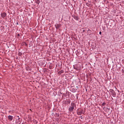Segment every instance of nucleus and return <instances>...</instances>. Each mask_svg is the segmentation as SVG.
I'll return each instance as SVG.
<instances>
[{"mask_svg": "<svg viewBox=\"0 0 124 124\" xmlns=\"http://www.w3.org/2000/svg\"><path fill=\"white\" fill-rule=\"evenodd\" d=\"M1 16L2 17V18H4L5 17H6V13H3L1 14Z\"/></svg>", "mask_w": 124, "mask_h": 124, "instance_id": "3", "label": "nucleus"}, {"mask_svg": "<svg viewBox=\"0 0 124 124\" xmlns=\"http://www.w3.org/2000/svg\"><path fill=\"white\" fill-rule=\"evenodd\" d=\"M74 69H76V70H78V69L76 67H74Z\"/></svg>", "mask_w": 124, "mask_h": 124, "instance_id": "9", "label": "nucleus"}, {"mask_svg": "<svg viewBox=\"0 0 124 124\" xmlns=\"http://www.w3.org/2000/svg\"><path fill=\"white\" fill-rule=\"evenodd\" d=\"M16 124H21V121H20V118H18L17 120H16Z\"/></svg>", "mask_w": 124, "mask_h": 124, "instance_id": "6", "label": "nucleus"}, {"mask_svg": "<svg viewBox=\"0 0 124 124\" xmlns=\"http://www.w3.org/2000/svg\"><path fill=\"white\" fill-rule=\"evenodd\" d=\"M8 120H9V121H10V122H11V121H12V120H13V116L9 115L8 116Z\"/></svg>", "mask_w": 124, "mask_h": 124, "instance_id": "4", "label": "nucleus"}, {"mask_svg": "<svg viewBox=\"0 0 124 124\" xmlns=\"http://www.w3.org/2000/svg\"><path fill=\"white\" fill-rule=\"evenodd\" d=\"M101 33H102L101 31H100L99 32V34H101Z\"/></svg>", "mask_w": 124, "mask_h": 124, "instance_id": "12", "label": "nucleus"}, {"mask_svg": "<svg viewBox=\"0 0 124 124\" xmlns=\"http://www.w3.org/2000/svg\"><path fill=\"white\" fill-rule=\"evenodd\" d=\"M18 35H20V34H18Z\"/></svg>", "mask_w": 124, "mask_h": 124, "instance_id": "13", "label": "nucleus"}, {"mask_svg": "<svg viewBox=\"0 0 124 124\" xmlns=\"http://www.w3.org/2000/svg\"><path fill=\"white\" fill-rule=\"evenodd\" d=\"M113 95L114 96L116 95V93H115V91H113Z\"/></svg>", "mask_w": 124, "mask_h": 124, "instance_id": "8", "label": "nucleus"}, {"mask_svg": "<svg viewBox=\"0 0 124 124\" xmlns=\"http://www.w3.org/2000/svg\"><path fill=\"white\" fill-rule=\"evenodd\" d=\"M102 106H104V105H105V103H103L102 104Z\"/></svg>", "mask_w": 124, "mask_h": 124, "instance_id": "10", "label": "nucleus"}, {"mask_svg": "<svg viewBox=\"0 0 124 124\" xmlns=\"http://www.w3.org/2000/svg\"><path fill=\"white\" fill-rule=\"evenodd\" d=\"M83 112H84V110L81 109H78V115H81L82 114H83Z\"/></svg>", "mask_w": 124, "mask_h": 124, "instance_id": "2", "label": "nucleus"}, {"mask_svg": "<svg viewBox=\"0 0 124 124\" xmlns=\"http://www.w3.org/2000/svg\"><path fill=\"white\" fill-rule=\"evenodd\" d=\"M74 107H76V104L75 103H71V106L69 108V112H73Z\"/></svg>", "mask_w": 124, "mask_h": 124, "instance_id": "1", "label": "nucleus"}, {"mask_svg": "<svg viewBox=\"0 0 124 124\" xmlns=\"http://www.w3.org/2000/svg\"><path fill=\"white\" fill-rule=\"evenodd\" d=\"M74 18L75 19V20H76L77 21H78V20H79V17H78V16H75L74 17Z\"/></svg>", "mask_w": 124, "mask_h": 124, "instance_id": "7", "label": "nucleus"}, {"mask_svg": "<svg viewBox=\"0 0 124 124\" xmlns=\"http://www.w3.org/2000/svg\"><path fill=\"white\" fill-rule=\"evenodd\" d=\"M122 73L124 74V70H122Z\"/></svg>", "mask_w": 124, "mask_h": 124, "instance_id": "11", "label": "nucleus"}, {"mask_svg": "<svg viewBox=\"0 0 124 124\" xmlns=\"http://www.w3.org/2000/svg\"><path fill=\"white\" fill-rule=\"evenodd\" d=\"M60 27H61V24H56L55 25L56 29H60Z\"/></svg>", "mask_w": 124, "mask_h": 124, "instance_id": "5", "label": "nucleus"}]
</instances>
